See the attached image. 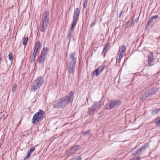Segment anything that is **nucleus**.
<instances>
[{
	"label": "nucleus",
	"mask_w": 160,
	"mask_h": 160,
	"mask_svg": "<svg viewBox=\"0 0 160 160\" xmlns=\"http://www.w3.org/2000/svg\"><path fill=\"white\" fill-rule=\"evenodd\" d=\"M73 95V93L71 91L69 96H66L55 101L53 102L54 108H59L65 106L68 103L72 102Z\"/></svg>",
	"instance_id": "nucleus-1"
},
{
	"label": "nucleus",
	"mask_w": 160,
	"mask_h": 160,
	"mask_svg": "<svg viewBox=\"0 0 160 160\" xmlns=\"http://www.w3.org/2000/svg\"><path fill=\"white\" fill-rule=\"evenodd\" d=\"M80 13V10L78 8H77L74 11V14L73 18V21L72 23L71 27L70 29L69 33L68 36V38L69 39H71L72 36L73 35L74 28L78 20Z\"/></svg>",
	"instance_id": "nucleus-2"
},
{
	"label": "nucleus",
	"mask_w": 160,
	"mask_h": 160,
	"mask_svg": "<svg viewBox=\"0 0 160 160\" xmlns=\"http://www.w3.org/2000/svg\"><path fill=\"white\" fill-rule=\"evenodd\" d=\"M49 12L48 11H45L42 14V18L41 23V31L44 32L46 29L47 27L49 22Z\"/></svg>",
	"instance_id": "nucleus-3"
},
{
	"label": "nucleus",
	"mask_w": 160,
	"mask_h": 160,
	"mask_svg": "<svg viewBox=\"0 0 160 160\" xmlns=\"http://www.w3.org/2000/svg\"><path fill=\"white\" fill-rule=\"evenodd\" d=\"M76 52H73L72 53L70 56V66L69 69V72L72 75L74 74V72L75 68V64L76 59L75 57Z\"/></svg>",
	"instance_id": "nucleus-4"
},
{
	"label": "nucleus",
	"mask_w": 160,
	"mask_h": 160,
	"mask_svg": "<svg viewBox=\"0 0 160 160\" xmlns=\"http://www.w3.org/2000/svg\"><path fill=\"white\" fill-rule=\"evenodd\" d=\"M44 112L42 110L40 109L38 112L36 113L33 116L32 119L33 124H36L38 122L42 120L44 118Z\"/></svg>",
	"instance_id": "nucleus-5"
},
{
	"label": "nucleus",
	"mask_w": 160,
	"mask_h": 160,
	"mask_svg": "<svg viewBox=\"0 0 160 160\" xmlns=\"http://www.w3.org/2000/svg\"><path fill=\"white\" fill-rule=\"evenodd\" d=\"M145 149V148L144 147L136 150H133L132 153L133 157L129 160H140V158L139 156L142 153V150Z\"/></svg>",
	"instance_id": "nucleus-6"
},
{
	"label": "nucleus",
	"mask_w": 160,
	"mask_h": 160,
	"mask_svg": "<svg viewBox=\"0 0 160 160\" xmlns=\"http://www.w3.org/2000/svg\"><path fill=\"white\" fill-rule=\"evenodd\" d=\"M121 103V101L118 100L112 101L106 105L105 108L109 110L112 108H115L118 107Z\"/></svg>",
	"instance_id": "nucleus-7"
},
{
	"label": "nucleus",
	"mask_w": 160,
	"mask_h": 160,
	"mask_svg": "<svg viewBox=\"0 0 160 160\" xmlns=\"http://www.w3.org/2000/svg\"><path fill=\"white\" fill-rule=\"evenodd\" d=\"M100 107V102H94L90 108H89L88 113L90 114H94V111L98 108Z\"/></svg>",
	"instance_id": "nucleus-8"
},
{
	"label": "nucleus",
	"mask_w": 160,
	"mask_h": 160,
	"mask_svg": "<svg viewBox=\"0 0 160 160\" xmlns=\"http://www.w3.org/2000/svg\"><path fill=\"white\" fill-rule=\"evenodd\" d=\"M48 49L47 48H44L43 51L41 52L40 56L39 58V62L40 63H43L44 62L45 57L48 54Z\"/></svg>",
	"instance_id": "nucleus-9"
},
{
	"label": "nucleus",
	"mask_w": 160,
	"mask_h": 160,
	"mask_svg": "<svg viewBox=\"0 0 160 160\" xmlns=\"http://www.w3.org/2000/svg\"><path fill=\"white\" fill-rule=\"evenodd\" d=\"M105 66L104 65L101 66L98 69L95 70L93 71L92 75L97 76L101 73L103 70Z\"/></svg>",
	"instance_id": "nucleus-10"
},
{
	"label": "nucleus",
	"mask_w": 160,
	"mask_h": 160,
	"mask_svg": "<svg viewBox=\"0 0 160 160\" xmlns=\"http://www.w3.org/2000/svg\"><path fill=\"white\" fill-rule=\"evenodd\" d=\"M41 47L40 42H37L36 43V46L35 47L34 52L32 55V57H33V60L36 57L37 52H38V50Z\"/></svg>",
	"instance_id": "nucleus-11"
},
{
	"label": "nucleus",
	"mask_w": 160,
	"mask_h": 160,
	"mask_svg": "<svg viewBox=\"0 0 160 160\" xmlns=\"http://www.w3.org/2000/svg\"><path fill=\"white\" fill-rule=\"evenodd\" d=\"M34 83L40 87L44 83L43 78L42 77H39L35 80Z\"/></svg>",
	"instance_id": "nucleus-12"
},
{
	"label": "nucleus",
	"mask_w": 160,
	"mask_h": 160,
	"mask_svg": "<svg viewBox=\"0 0 160 160\" xmlns=\"http://www.w3.org/2000/svg\"><path fill=\"white\" fill-rule=\"evenodd\" d=\"M148 65L150 66L152 65V63L154 61V57L152 53H150L148 56Z\"/></svg>",
	"instance_id": "nucleus-13"
},
{
	"label": "nucleus",
	"mask_w": 160,
	"mask_h": 160,
	"mask_svg": "<svg viewBox=\"0 0 160 160\" xmlns=\"http://www.w3.org/2000/svg\"><path fill=\"white\" fill-rule=\"evenodd\" d=\"M40 88V87H39L36 85L34 83H33L31 87V91L32 92H34Z\"/></svg>",
	"instance_id": "nucleus-14"
},
{
	"label": "nucleus",
	"mask_w": 160,
	"mask_h": 160,
	"mask_svg": "<svg viewBox=\"0 0 160 160\" xmlns=\"http://www.w3.org/2000/svg\"><path fill=\"white\" fill-rule=\"evenodd\" d=\"M126 47L125 45L122 46L119 48V53L123 54V52H125L126 51Z\"/></svg>",
	"instance_id": "nucleus-15"
},
{
	"label": "nucleus",
	"mask_w": 160,
	"mask_h": 160,
	"mask_svg": "<svg viewBox=\"0 0 160 160\" xmlns=\"http://www.w3.org/2000/svg\"><path fill=\"white\" fill-rule=\"evenodd\" d=\"M123 54L118 52V54L117 56V58H118L119 57L118 61V62L119 63H120V62L121 61V60L123 57Z\"/></svg>",
	"instance_id": "nucleus-16"
},
{
	"label": "nucleus",
	"mask_w": 160,
	"mask_h": 160,
	"mask_svg": "<svg viewBox=\"0 0 160 160\" xmlns=\"http://www.w3.org/2000/svg\"><path fill=\"white\" fill-rule=\"evenodd\" d=\"M155 122L157 126H160V117L157 118L155 121Z\"/></svg>",
	"instance_id": "nucleus-17"
},
{
	"label": "nucleus",
	"mask_w": 160,
	"mask_h": 160,
	"mask_svg": "<svg viewBox=\"0 0 160 160\" xmlns=\"http://www.w3.org/2000/svg\"><path fill=\"white\" fill-rule=\"evenodd\" d=\"M23 44L25 46H26V44H27V42L28 41V38H27L25 37L23 38Z\"/></svg>",
	"instance_id": "nucleus-18"
},
{
	"label": "nucleus",
	"mask_w": 160,
	"mask_h": 160,
	"mask_svg": "<svg viewBox=\"0 0 160 160\" xmlns=\"http://www.w3.org/2000/svg\"><path fill=\"white\" fill-rule=\"evenodd\" d=\"M78 148V147L77 146H74L71 149V151L72 152H73V151L76 150Z\"/></svg>",
	"instance_id": "nucleus-19"
},
{
	"label": "nucleus",
	"mask_w": 160,
	"mask_h": 160,
	"mask_svg": "<svg viewBox=\"0 0 160 160\" xmlns=\"http://www.w3.org/2000/svg\"><path fill=\"white\" fill-rule=\"evenodd\" d=\"M31 153V152L28 151L27 155L25 157L24 159L26 160L28 159L30 156Z\"/></svg>",
	"instance_id": "nucleus-20"
},
{
	"label": "nucleus",
	"mask_w": 160,
	"mask_h": 160,
	"mask_svg": "<svg viewBox=\"0 0 160 160\" xmlns=\"http://www.w3.org/2000/svg\"><path fill=\"white\" fill-rule=\"evenodd\" d=\"M17 87V85L16 84H15L14 86L12 87V92H14L16 91V90Z\"/></svg>",
	"instance_id": "nucleus-21"
},
{
	"label": "nucleus",
	"mask_w": 160,
	"mask_h": 160,
	"mask_svg": "<svg viewBox=\"0 0 160 160\" xmlns=\"http://www.w3.org/2000/svg\"><path fill=\"white\" fill-rule=\"evenodd\" d=\"M160 111V108H159L154 111H152V113L153 114H155V113H157Z\"/></svg>",
	"instance_id": "nucleus-22"
},
{
	"label": "nucleus",
	"mask_w": 160,
	"mask_h": 160,
	"mask_svg": "<svg viewBox=\"0 0 160 160\" xmlns=\"http://www.w3.org/2000/svg\"><path fill=\"white\" fill-rule=\"evenodd\" d=\"M88 2V0H85L84 1V5H83V7L84 8H85L87 6V4Z\"/></svg>",
	"instance_id": "nucleus-23"
},
{
	"label": "nucleus",
	"mask_w": 160,
	"mask_h": 160,
	"mask_svg": "<svg viewBox=\"0 0 160 160\" xmlns=\"http://www.w3.org/2000/svg\"><path fill=\"white\" fill-rule=\"evenodd\" d=\"M35 148L34 147H32L29 149V151H28L32 153L35 150Z\"/></svg>",
	"instance_id": "nucleus-24"
},
{
	"label": "nucleus",
	"mask_w": 160,
	"mask_h": 160,
	"mask_svg": "<svg viewBox=\"0 0 160 160\" xmlns=\"http://www.w3.org/2000/svg\"><path fill=\"white\" fill-rule=\"evenodd\" d=\"M9 59V60L12 61V55L11 53L9 54L8 55Z\"/></svg>",
	"instance_id": "nucleus-25"
},
{
	"label": "nucleus",
	"mask_w": 160,
	"mask_h": 160,
	"mask_svg": "<svg viewBox=\"0 0 160 160\" xmlns=\"http://www.w3.org/2000/svg\"><path fill=\"white\" fill-rule=\"evenodd\" d=\"M107 45L103 49V51L102 52L103 53L105 51V53L106 52L107 50Z\"/></svg>",
	"instance_id": "nucleus-26"
},
{
	"label": "nucleus",
	"mask_w": 160,
	"mask_h": 160,
	"mask_svg": "<svg viewBox=\"0 0 160 160\" xmlns=\"http://www.w3.org/2000/svg\"><path fill=\"white\" fill-rule=\"evenodd\" d=\"M71 160H82V158L80 157H78L75 159L73 158L71 159Z\"/></svg>",
	"instance_id": "nucleus-27"
},
{
	"label": "nucleus",
	"mask_w": 160,
	"mask_h": 160,
	"mask_svg": "<svg viewBox=\"0 0 160 160\" xmlns=\"http://www.w3.org/2000/svg\"><path fill=\"white\" fill-rule=\"evenodd\" d=\"M153 19L152 18H151L149 20L148 22V24L149 23H151V22H153Z\"/></svg>",
	"instance_id": "nucleus-28"
},
{
	"label": "nucleus",
	"mask_w": 160,
	"mask_h": 160,
	"mask_svg": "<svg viewBox=\"0 0 160 160\" xmlns=\"http://www.w3.org/2000/svg\"><path fill=\"white\" fill-rule=\"evenodd\" d=\"M158 17V15L153 16L152 17V18L153 19H157Z\"/></svg>",
	"instance_id": "nucleus-29"
},
{
	"label": "nucleus",
	"mask_w": 160,
	"mask_h": 160,
	"mask_svg": "<svg viewBox=\"0 0 160 160\" xmlns=\"http://www.w3.org/2000/svg\"><path fill=\"white\" fill-rule=\"evenodd\" d=\"M89 132H90V131H87V132H84V134H87L88 133H89Z\"/></svg>",
	"instance_id": "nucleus-30"
},
{
	"label": "nucleus",
	"mask_w": 160,
	"mask_h": 160,
	"mask_svg": "<svg viewBox=\"0 0 160 160\" xmlns=\"http://www.w3.org/2000/svg\"><path fill=\"white\" fill-rule=\"evenodd\" d=\"M122 11H121V12H120V14H119V17H120L122 13Z\"/></svg>",
	"instance_id": "nucleus-31"
}]
</instances>
